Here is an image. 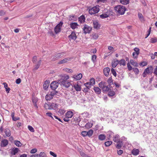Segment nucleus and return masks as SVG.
<instances>
[{
    "instance_id": "f257e3e1",
    "label": "nucleus",
    "mask_w": 157,
    "mask_h": 157,
    "mask_svg": "<svg viewBox=\"0 0 157 157\" xmlns=\"http://www.w3.org/2000/svg\"><path fill=\"white\" fill-rule=\"evenodd\" d=\"M117 13L120 15L124 14L126 9L125 6L122 5H117L115 7Z\"/></svg>"
},
{
    "instance_id": "f03ea898",
    "label": "nucleus",
    "mask_w": 157,
    "mask_h": 157,
    "mask_svg": "<svg viewBox=\"0 0 157 157\" xmlns=\"http://www.w3.org/2000/svg\"><path fill=\"white\" fill-rule=\"evenodd\" d=\"M99 10V6H97L90 9L89 10V13L90 14L92 15L98 13Z\"/></svg>"
},
{
    "instance_id": "7ed1b4c3",
    "label": "nucleus",
    "mask_w": 157,
    "mask_h": 157,
    "mask_svg": "<svg viewBox=\"0 0 157 157\" xmlns=\"http://www.w3.org/2000/svg\"><path fill=\"white\" fill-rule=\"evenodd\" d=\"M59 83L63 86L67 88L69 87L71 84L70 82L67 80H64L63 79H60L58 81Z\"/></svg>"
},
{
    "instance_id": "20e7f679",
    "label": "nucleus",
    "mask_w": 157,
    "mask_h": 157,
    "mask_svg": "<svg viewBox=\"0 0 157 157\" xmlns=\"http://www.w3.org/2000/svg\"><path fill=\"white\" fill-rule=\"evenodd\" d=\"M92 27L87 25L85 24L82 28L83 33L85 34L90 33L92 30Z\"/></svg>"
},
{
    "instance_id": "39448f33",
    "label": "nucleus",
    "mask_w": 157,
    "mask_h": 157,
    "mask_svg": "<svg viewBox=\"0 0 157 157\" xmlns=\"http://www.w3.org/2000/svg\"><path fill=\"white\" fill-rule=\"evenodd\" d=\"M63 24V22L60 21L54 28V31L57 34L61 30V28Z\"/></svg>"
},
{
    "instance_id": "423d86ee",
    "label": "nucleus",
    "mask_w": 157,
    "mask_h": 157,
    "mask_svg": "<svg viewBox=\"0 0 157 157\" xmlns=\"http://www.w3.org/2000/svg\"><path fill=\"white\" fill-rule=\"evenodd\" d=\"M56 93L55 90L51 92L50 93L48 94L45 97L46 99L47 100H50L53 98L54 96L56 94Z\"/></svg>"
},
{
    "instance_id": "0eeeda50",
    "label": "nucleus",
    "mask_w": 157,
    "mask_h": 157,
    "mask_svg": "<svg viewBox=\"0 0 157 157\" xmlns=\"http://www.w3.org/2000/svg\"><path fill=\"white\" fill-rule=\"evenodd\" d=\"M103 13L105 14H107L109 16L112 15L113 13L112 10L109 6H108L103 11Z\"/></svg>"
},
{
    "instance_id": "6e6552de",
    "label": "nucleus",
    "mask_w": 157,
    "mask_h": 157,
    "mask_svg": "<svg viewBox=\"0 0 157 157\" xmlns=\"http://www.w3.org/2000/svg\"><path fill=\"white\" fill-rule=\"evenodd\" d=\"M65 54L64 52H62L60 53H58L55 54L54 56H52V60L55 61L61 58L62 56Z\"/></svg>"
},
{
    "instance_id": "1a4fd4ad",
    "label": "nucleus",
    "mask_w": 157,
    "mask_h": 157,
    "mask_svg": "<svg viewBox=\"0 0 157 157\" xmlns=\"http://www.w3.org/2000/svg\"><path fill=\"white\" fill-rule=\"evenodd\" d=\"M58 82L56 81L52 82L50 84V86L52 89L55 90L58 87Z\"/></svg>"
},
{
    "instance_id": "9d476101",
    "label": "nucleus",
    "mask_w": 157,
    "mask_h": 157,
    "mask_svg": "<svg viewBox=\"0 0 157 157\" xmlns=\"http://www.w3.org/2000/svg\"><path fill=\"white\" fill-rule=\"evenodd\" d=\"M76 91H79L81 90V86L80 84L78 82L77 83H75L73 84V86Z\"/></svg>"
},
{
    "instance_id": "9b49d317",
    "label": "nucleus",
    "mask_w": 157,
    "mask_h": 157,
    "mask_svg": "<svg viewBox=\"0 0 157 157\" xmlns=\"http://www.w3.org/2000/svg\"><path fill=\"white\" fill-rule=\"evenodd\" d=\"M68 37L70 40H75L77 38V36L74 31L72 32L71 34L68 36Z\"/></svg>"
},
{
    "instance_id": "f8f14e48",
    "label": "nucleus",
    "mask_w": 157,
    "mask_h": 157,
    "mask_svg": "<svg viewBox=\"0 0 157 157\" xmlns=\"http://www.w3.org/2000/svg\"><path fill=\"white\" fill-rule=\"evenodd\" d=\"M71 58L67 57L64 58L63 59L60 61L58 63L59 64H61L64 63H66L68 61L71 60Z\"/></svg>"
},
{
    "instance_id": "ddd939ff",
    "label": "nucleus",
    "mask_w": 157,
    "mask_h": 157,
    "mask_svg": "<svg viewBox=\"0 0 157 157\" xmlns=\"http://www.w3.org/2000/svg\"><path fill=\"white\" fill-rule=\"evenodd\" d=\"M110 71V69L109 67L105 68L103 70V72L106 76H108Z\"/></svg>"
},
{
    "instance_id": "4468645a",
    "label": "nucleus",
    "mask_w": 157,
    "mask_h": 157,
    "mask_svg": "<svg viewBox=\"0 0 157 157\" xmlns=\"http://www.w3.org/2000/svg\"><path fill=\"white\" fill-rule=\"evenodd\" d=\"M73 78L76 80H80L82 77V75L81 73H79L77 75L73 76Z\"/></svg>"
},
{
    "instance_id": "2eb2a0df",
    "label": "nucleus",
    "mask_w": 157,
    "mask_h": 157,
    "mask_svg": "<svg viewBox=\"0 0 157 157\" xmlns=\"http://www.w3.org/2000/svg\"><path fill=\"white\" fill-rule=\"evenodd\" d=\"M140 151L138 149L134 148L131 152L132 154L134 155H137L139 154Z\"/></svg>"
},
{
    "instance_id": "dca6fc26",
    "label": "nucleus",
    "mask_w": 157,
    "mask_h": 157,
    "mask_svg": "<svg viewBox=\"0 0 157 157\" xmlns=\"http://www.w3.org/2000/svg\"><path fill=\"white\" fill-rule=\"evenodd\" d=\"M73 115V113L71 111H68L66 113L65 116L67 118H71L72 117Z\"/></svg>"
},
{
    "instance_id": "f3484780",
    "label": "nucleus",
    "mask_w": 157,
    "mask_h": 157,
    "mask_svg": "<svg viewBox=\"0 0 157 157\" xmlns=\"http://www.w3.org/2000/svg\"><path fill=\"white\" fill-rule=\"evenodd\" d=\"M153 69V67L152 66L147 68L144 71V73H146L147 74H149L152 71Z\"/></svg>"
},
{
    "instance_id": "a211bd4d",
    "label": "nucleus",
    "mask_w": 157,
    "mask_h": 157,
    "mask_svg": "<svg viewBox=\"0 0 157 157\" xmlns=\"http://www.w3.org/2000/svg\"><path fill=\"white\" fill-rule=\"evenodd\" d=\"M8 144V140L4 139L2 140L1 143V147H5Z\"/></svg>"
},
{
    "instance_id": "6ab92c4d",
    "label": "nucleus",
    "mask_w": 157,
    "mask_h": 157,
    "mask_svg": "<svg viewBox=\"0 0 157 157\" xmlns=\"http://www.w3.org/2000/svg\"><path fill=\"white\" fill-rule=\"evenodd\" d=\"M50 81L49 80H46L43 85V88L44 90H46L49 85Z\"/></svg>"
},
{
    "instance_id": "aec40b11",
    "label": "nucleus",
    "mask_w": 157,
    "mask_h": 157,
    "mask_svg": "<svg viewBox=\"0 0 157 157\" xmlns=\"http://www.w3.org/2000/svg\"><path fill=\"white\" fill-rule=\"evenodd\" d=\"M93 25H94V28L97 29H99L100 26L98 22L96 21H93Z\"/></svg>"
},
{
    "instance_id": "412c9836",
    "label": "nucleus",
    "mask_w": 157,
    "mask_h": 157,
    "mask_svg": "<svg viewBox=\"0 0 157 157\" xmlns=\"http://www.w3.org/2000/svg\"><path fill=\"white\" fill-rule=\"evenodd\" d=\"M117 142V143L116 145V147L119 149L121 148L123 144L122 142L121 141L119 140Z\"/></svg>"
},
{
    "instance_id": "4be33fe9",
    "label": "nucleus",
    "mask_w": 157,
    "mask_h": 157,
    "mask_svg": "<svg viewBox=\"0 0 157 157\" xmlns=\"http://www.w3.org/2000/svg\"><path fill=\"white\" fill-rule=\"evenodd\" d=\"M119 61L117 59L114 60L112 63V66L113 68L115 67L119 63Z\"/></svg>"
},
{
    "instance_id": "5701e85b",
    "label": "nucleus",
    "mask_w": 157,
    "mask_h": 157,
    "mask_svg": "<svg viewBox=\"0 0 157 157\" xmlns=\"http://www.w3.org/2000/svg\"><path fill=\"white\" fill-rule=\"evenodd\" d=\"M50 106L51 109H55L57 108L58 106V105L55 103H50Z\"/></svg>"
},
{
    "instance_id": "b1692460",
    "label": "nucleus",
    "mask_w": 157,
    "mask_h": 157,
    "mask_svg": "<svg viewBox=\"0 0 157 157\" xmlns=\"http://www.w3.org/2000/svg\"><path fill=\"white\" fill-rule=\"evenodd\" d=\"M110 84H109V85H108L107 86H106V85L105 87L102 90L103 92L105 93L109 91L110 90Z\"/></svg>"
},
{
    "instance_id": "393cba45",
    "label": "nucleus",
    "mask_w": 157,
    "mask_h": 157,
    "mask_svg": "<svg viewBox=\"0 0 157 157\" xmlns=\"http://www.w3.org/2000/svg\"><path fill=\"white\" fill-rule=\"evenodd\" d=\"M70 26L72 29H74L77 27L78 25L77 23L73 22L70 24Z\"/></svg>"
},
{
    "instance_id": "a878e982",
    "label": "nucleus",
    "mask_w": 157,
    "mask_h": 157,
    "mask_svg": "<svg viewBox=\"0 0 157 157\" xmlns=\"http://www.w3.org/2000/svg\"><path fill=\"white\" fill-rule=\"evenodd\" d=\"M106 83L104 82H101L99 84V87L103 90L106 85Z\"/></svg>"
},
{
    "instance_id": "bb28decb",
    "label": "nucleus",
    "mask_w": 157,
    "mask_h": 157,
    "mask_svg": "<svg viewBox=\"0 0 157 157\" xmlns=\"http://www.w3.org/2000/svg\"><path fill=\"white\" fill-rule=\"evenodd\" d=\"M19 151V149L17 148H13L11 151V154L13 155H15Z\"/></svg>"
},
{
    "instance_id": "cd10ccee",
    "label": "nucleus",
    "mask_w": 157,
    "mask_h": 157,
    "mask_svg": "<svg viewBox=\"0 0 157 157\" xmlns=\"http://www.w3.org/2000/svg\"><path fill=\"white\" fill-rule=\"evenodd\" d=\"M41 62V59H40L39 61H38L36 64V65H35V67H34V70H37L39 68V67L40 66V65Z\"/></svg>"
},
{
    "instance_id": "c85d7f7f",
    "label": "nucleus",
    "mask_w": 157,
    "mask_h": 157,
    "mask_svg": "<svg viewBox=\"0 0 157 157\" xmlns=\"http://www.w3.org/2000/svg\"><path fill=\"white\" fill-rule=\"evenodd\" d=\"M94 90L95 92L98 94H99L101 93V90L98 87H94Z\"/></svg>"
},
{
    "instance_id": "c756f323",
    "label": "nucleus",
    "mask_w": 157,
    "mask_h": 157,
    "mask_svg": "<svg viewBox=\"0 0 157 157\" xmlns=\"http://www.w3.org/2000/svg\"><path fill=\"white\" fill-rule=\"evenodd\" d=\"M66 112L65 109L62 108H61L58 111V113L60 115H63Z\"/></svg>"
},
{
    "instance_id": "7c9ffc66",
    "label": "nucleus",
    "mask_w": 157,
    "mask_h": 157,
    "mask_svg": "<svg viewBox=\"0 0 157 157\" xmlns=\"http://www.w3.org/2000/svg\"><path fill=\"white\" fill-rule=\"evenodd\" d=\"M38 101V99L36 98L33 97L32 98V101L34 103V106L36 108L37 107L36 102Z\"/></svg>"
},
{
    "instance_id": "2f4dec72",
    "label": "nucleus",
    "mask_w": 157,
    "mask_h": 157,
    "mask_svg": "<svg viewBox=\"0 0 157 157\" xmlns=\"http://www.w3.org/2000/svg\"><path fill=\"white\" fill-rule=\"evenodd\" d=\"M119 137L120 136L118 135H116L113 137V140L114 142H117L118 141Z\"/></svg>"
},
{
    "instance_id": "473e14b6",
    "label": "nucleus",
    "mask_w": 157,
    "mask_h": 157,
    "mask_svg": "<svg viewBox=\"0 0 157 157\" xmlns=\"http://www.w3.org/2000/svg\"><path fill=\"white\" fill-rule=\"evenodd\" d=\"M3 84L4 85V87L6 89V91L8 93L10 90V88L8 87V85L6 83L3 82Z\"/></svg>"
},
{
    "instance_id": "72a5a7b5",
    "label": "nucleus",
    "mask_w": 157,
    "mask_h": 157,
    "mask_svg": "<svg viewBox=\"0 0 157 157\" xmlns=\"http://www.w3.org/2000/svg\"><path fill=\"white\" fill-rule=\"evenodd\" d=\"M5 132L6 133V135L7 136L9 137L11 135V132L10 129L8 128H6L5 131Z\"/></svg>"
},
{
    "instance_id": "f704fd0d",
    "label": "nucleus",
    "mask_w": 157,
    "mask_h": 157,
    "mask_svg": "<svg viewBox=\"0 0 157 157\" xmlns=\"http://www.w3.org/2000/svg\"><path fill=\"white\" fill-rule=\"evenodd\" d=\"M106 138V136L104 134H100L98 136V139L100 140H104Z\"/></svg>"
},
{
    "instance_id": "c9c22d12",
    "label": "nucleus",
    "mask_w": 157,
    "mask_h": 157,
    "mask_svg": "<svg viewBox=\"0 0 157 157\" xmlns=\"http://www.w3.org/2000/svg\"><path fill=\"white\" fill-rule=\"evenodd\" d=\"M78 20L81 23H83L85 21V18L84 16L82 15L78 18Z\"/></svg>"
},
{
    "instance_id": "e433bc0d",
    "label": "nucleus",
    "mask_w": 157,
    "mask_h": 157,
    "mask_svg": "<svg viewBox=\"0 0 157 157\" xmlns=\"http://www.w3.org/2000/svg\"><path fill=\"white\" fill-rule=\"evenodd\" d=\"M120 1L121 4L125 5L129 3V0H120Z\"/></svg>"
},
{
    "instance_id": "4c0bfd02",
    "label": "nucleus",
    "mask_w": 157,
    "mask_h": 157,
    "mask_svg": "<svg viewBox=\"0 0 157 157\" xmlns=\"http://www.w3.org/2000/svg\"><path fill=\"white\" fill-rule=\"evenodd\" d=\"M119 63L121 66H125L126 65L125 61L124 59H121L120 61H119Z\"/></svg>"
},
{
    "instance_id": "58836bf2",
    "label": "nucleus",
    "mask_w": 157,
    "mask_h": 157,
    "mask_svg": "<svg viewBox=\"0 0 157 157\" xmlns=\"http://www.w3.org/2000/svg\"><path fill=\"white\" fill-rule=\"evenodd\" d=\"M130 62L132 65L134 66L138 67V64L133 60H131Z\"/></svg>"
},
{
    "instance_id": "ea45409f",
    "label": "nucleus",
    "mask_w": 157,
    "mask_h": 157,
    "mask_svg": "<svg viewBox=\"0 0 157 157\" xmlns=\"http://www.w3.org/2000/svg\"><path fill=\"white\" fill-rule=\"evenodd\" d=\"M69 78V75H64L62 77V78L60 79H63L64 80H67Z\"/></svg>"
},
{
    "instance_id": "a19ab883",
    "label": "nucleus",
    "mask_w": 157,
    "mask_h": 157,
    "mask_svg": "<svg viewBox=\"0 0 157 157\" xmlns=\"http://www.w3.org/2000/svg\"><path fill=\"white\" fill-rule=\"evenodd\" d=\"M151 43H154L157 42V38L154 37L151 38L150 41Z\"/></svg>"
},
{
    "instance_id": "79ce46f5",
    "label": "nucleus",
    "mask_w": 157,
    "mask_h": 157,
    "mask_svg": "<svg viewBox=\"0 0 157 157\" xmlns=\"http://www.w3.org/2000/svg\"><path fill=\"white\" fill-rule=\"evenodd\" d=\"M14 144L18 147H21L22 145L20 141L18 140H15L14 141Z\"/></svg>"
},
{
    "instance_id": "37998d69",
    "label": "nucleus",
    "mask_w": 157,
    "mask_h": 157,
    "mask_svg": "<svg viewBox=\"0 0 157 157\" xmlns=\"http://www.w3.org/2000/svg\"><path fill=\"white\" fill-rule=\"evenodd\" d=\"M115 92L113 90H110L109 91L108 95L109 97H113L115 95Z\"/></svg>"
},
{
    "instance_id": "c03bdc74",
    "label": "nucleus",
    "mask_w": 157,
    "mask_h": 157,
    "mask_svg": "<svg viewBox=\"0 0 157 157\" xmlns=\"http://www.w3.org/2000/svg\"><path fill=\"white\" fill-rule=\"evenodd\" d=\"M109 17V16L107 14H105L103 12L102 14L100 15V17L102 19H104L108 17Z\"/></svg>"
},
{
    "instance_id": "a18cd8bd",
    "label": "nucleus",
    "mask_w": 157,
    "mask_h": 157,
    "mask_svg": "<svg viewBox=\"0 0 157 157\" xmlns=\"http://www.w3.org/2000/svg\"><path fill=\"white\" fill-rule=\"evenodd\" d=\"M93 130L90 129L89 130L88 132H87V136H88L89 137L91 136L93 134Z\"/></svg>"
},
{
    "instance_id": "49530a36",
    "label": "nucleus",
    "mask_w": 157,
    "mask_h": 157,
    "mask_svg": "<svg viewBox=\"0 0 157 157\" xmlns=\"http://www.w3.org/2000/svg\"><path fill=\"white\" fill-rule=\"evenodd\" d=\"M93 126V124L90 123H86L85 125V127L87 128H91Z\"/></svg>"
},
{
    "instance_id": "de8ad7c7",
    "label": "nucleus",
    "mask_w": 157,
    "mask_h": 157,
    "mask_svg": "<svg viewBox=\"0 0 157 157\" xmlns=\"http://www.w3.org/2000/svg\"><path fill=\"white\" fill-rule=\"evenodd\" d=\"M44 107L46 109H51L50 103L45 104L44 105Z\"/></svg>"
},
{
    "instance_id": "09e8293b",
    "label": "nucleus",
    "mask_w": 157,
    "mask_h": 157,
    "mask_svg": "<svg viewBox=\"0 0 157 157\" xmlns=\"http://www.w3.org/2000/svg\"><path fill=\"white\" fill-rule=\"evenodd\" d=\"M112 142L111 141H107L105 143V145L106 147H108L112 144Z\"/></svg>"
},
{
    "instance_id": "8fccbe9b",
    "label": "nucleus",
    "mask_w": 157,
    "mask_h": 157,
    "mask_svg": "<svg viewBox=\"0 0 157 157\" xmlns=\"http://www.w3.org/2000/svg\"><path fill=\"white\" fill-rule=\"evenodd\" d=\"M84 85L86 87H87L88 88V89H90V88L92 86L91 83H90L89 82H87L85 83Z\"/></svg>"
},
{
    "instance_id": "3c124183",
    "label": "nucleus",
    "mask_w": 157,
    "mask_h": 157,
    "mask_svg": "<svg viewBox=\"0 0 157 157\" xmlns=\"http://www.w3.org/2000/svg\"><path fill=\"white\" fill-rule=\"evenodd\" d=\"M40 157H47V155L45 153L41 152L39 154Z\"/></svg>"
},
{
    "instance_id": "603ef678",
    "label": "nucleus",
    "mask_w": 157,
    "mask_h": 157,
    "mask_svg": "<svg viewBox=\"0 0 157 157\" xmlns=\"http://www.w3.org/2000/svg\"><path fill=\"white\" fill-rule=\"evenodd\" d=\"M90 83H91V85H93L95 83V80L94 79V78H91L90 80Z\"/></svg>"
},
{
    "instance_id": "864d4df0",
    "label": "nucleus",
    "mask_w": 157,
    "mask_h": 157,
    "mask_svg": "<svg viewBox=\"0 0 157 157\" xmlns=\"http://www.w3.org/2000/svg\"><path fill=\"white\" fill-rule=\"evenodd\" d=\"M111 72L112 74H113V75L114 76L116 77V75H117L116 72V71L115 70V69H114L112 68L111 69Z\"/></svg>"
},
{
    "instance_id": "5fc2aeb1",
    "label": "nucleus",
    "mask_w": 157,
    "mask_h": 157,
    "mask_svg": "<svg viewBox=\"0 0 157 157\" xmlns=\"http://www.w3.org/2000/svg\"><path fill=\"white\" fill-rule=\"evenodd\" d=\"M28 128L32 132H34L35 131L33 128L31 126H28Z\"/></svg>"
},
{
    "instance_id": "6e6d98bb",
    "label": "nucleus",
    "mask_w": 157,
    "mask_h": 157,
    "mask_svg": "<svg viewBox=\"0 0 157 157\" xmlns=\"http://www.w3.org/2000/svg\"><path fill=\"white\" fill-rule=\"evenodd\" d=\"M147 64V63L146 62L144 61L140 63V66H144Z\"/></svg>"
},
{
    "instance_id": "4d7b16f0",
    "label": "nucleus",
    "mask_w": 157,
    "mask_h": 157,
    "mask_svg": "<svg viewBox=\"0 0 157 157\" xmlns=\"http://www.w3.org/2000/svg\"><path fill=\"white\" fill-rule=\"evenodd\" d=\"M107 82L109 84H110L111 83H113V81L112 80V78L111 77L109 78L107 80Z\"/></svg>"
},
{
    "instance_id": "13d9d810",
    "label": "nucleus",
    "mask_w": 157,
    "mask_h": 157,
    "mask_svg": "<svg viewBox=\"0 0 157 157\" xmlns=\"http://www.w3.org/2000/svg\"><path fill=\"white\" fill-rule=\"evenodd\" d=\"M134 52H135V53H137L138 54H139L140 53V49H139V48H135L134 49Z\"/></svg>"
},
{
    "instance_id": "bf43d9fd",
    "label": "nucleus",
    "mask_w": 157,
    "mask_h": 157,
    "mask_svg": "<svg viewBox=\"0 0 157 157\" xmlns=\"http://www.w3.org/2000/svg\"><path fill=\"white\" fill-rule=\"evenodd\" d=\"M139 54L137 53H135V52H133L132 54V56L133 58H136L138 56Z\"/></svg>"
},
{
    "instance_id": "052dcab7",
    "label": "nucleus",
    "mask_w": 157,
    "mask_h": 157,
    "mask_svg": "<svg viewBox=\"0 0 157 157\" xmlns=\"http://www.w3.org/2000/svg\"><path fill=\"white\" fill-rule=\"evenodd\" d=\"M96 58L97 57L95 55H94L92 56V60L94 62L95 61Z\"/></svg>"
},
{
    "instance_id": "680f3d73",
    "label": "nucleus",
    "mask_w": 157,
    "mask_h": 157,
    "mask_svg": "<svg viewBox=\"0 0 157 157\" xmlns=\"http://www.w3.org/2000/svg\"><path fill=\"white\" fill-rule=\"evenodd\" d=\"M133 70L136 74H138L139 72L138 69L137 68H133Z\"/></svg>"
},
{
    "instance_id": "e2e57ef3",
    "label": "nucleus",
    "mask_w": 157,
    "mask_h": 157,
    "mask_svg": "<svg viewBox=\"0 0 157 157\" xmlns=\"http://www.w3.org/2000/svg\"><path fill=\"white\" fill-rule=\"evenodd\" d=\"M87 132L86 131H83L82 132V135L83 137L87 136Z\"/></svg>"
},
{
    "instance_id": "0e129e2a",
    "label": "nucleus",
    "mask_w": 157,
    "mask_h": 157,
    "mask_svg": "<svg viewBox=\"0 0 157 157\" xmlns=\"http://www.w3.org/2000/svg\"><path fill=\"white\" fill-rule=\"evenodd\" d=\"M127 67L128 69V70L130 71L132 70V67H131V66L130 65V63H127Z\"/></svg>"
},
{
    "instance_id": "69168bd1",
    "label": "nucleus",
    "mask_w": 157,
    "mask_h": 157,
    "mask_svg": "<svg viewBox=\"0 0 157 157\" xmlns=\"http://www.w3.org/2000/svg\"><path fill=\"white\" fill-rule=\"evenodd\" d=\"M37 150L36 148L33 149L30 151V153L31 154H33L37 152Z\"/></svg>"
},
{
    "instance_id": "338daca9",
    "label": "nucleus",
    "mask_w": 157,
    "mask_h": 157,
    "mask_svg": "<svg viewBox=\"0 0 157 157\" xmlns=\"http://www.w3.org/2000/svg\"><path fill=\"white\" fill-rule=\"evenodd\" d=\"M50 154L52 156H53L54 157H57V155L55 154V153H54L53 152L50 151L49 152Z\"/></svg>"
},
{
    "instance_id": "774afa93",
    "label": "nucleus",
    "mask_w": 157,
    "mask_h": 157,
    "mask_svg": "<svg viewBox=\"0 0 157 157\" xmlns=\"http://www.w3.org/2000/svg\"><path fill=\"white\" fill-rule=\"evenodd\" d=\"M154 74L157 76V66L156 67L153 71Z\"/></svg>"
}]
</instances>
